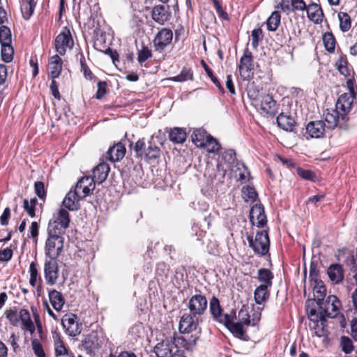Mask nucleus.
<instances>
[{"label": "nucleus", "mask_w": 357, "mask_h": 357, "mask_svg": "<svg viewBox=\"0 0 357 357\" xmlns=\"http://www.w3.org/2000/svg\"><path fill=\"white\" fill-rule=\"evenodd\" d=\"M338 18L341 31L343 32L348 31L351 25L350 16L347 13H340L338 14Z\"/></svg>", "instance_id": "nucleus-44"}, {"label": "nucleus", "mask_w": 357, "mask_h": 357, "mask_svg": "<svg viewBox=\"0 0 357 357\" xmlns=\"http://www.w3.org/2000/svg\"><path fill=\"white\" fill-rule=\"evenodd\" d=\"M52 220L59 223V225L63 226V227L68 228L70 223L69 213L66 210L61 208L59 211L57 217Z\"/></svg>", "instance_id": "nucleus-40"}, {"label": "nucleus", "mask_w": 357, "mask_h": 357, "mask_svg": "<svg viewBox=\"0 0 357 357\" xmlns=\"http://www.w3.org/2000/svg\"><path fill=\"white\" fill-rule=\"evenodd\" d=\"M74 42L72 38L70 30L65 27L55 39V47L57 52L61 54H65L66 50L72 49Z\"/></svg>", "instance_id": "nucleus-7"}, {"label": "nucleus", "mask_w": 357, "mask_h": 357, "mask_svg": "<svg viewBox=\"0 0 357 357\" xmlns=\"http://www.w3.org/2000/svg\"><path fill=\"white\" fill-rule=\"evenodd\" d=\"M11 32L8 27L1 25L0 26V43L1 45H8L11 43Z\"/></svg>", "instance_id": "nucleus-46"}, {"label": "nucleus", "mask_w": 357, "mask_h": 357, "mask_svg": "<svg viewBox=\"0 0 357 357\" xmlns=\"http://www.w3.org/2000/svg\"><path fill=\"white\" fill-rule=\"evenodd\" d=\"M31 347L36 357H46L43 347L38 340L35 339L32 340Z\"/></svg>", "instance_id": "nucleus-52"}, {"label": "nucleus", "mask_w": 357, "mask_h": 357, "mask_svg": "<svg viewBox=\"0 0 357 357\" xmlns=\"http://www.w3.org/2000/svg\"><path fill=\"white\" fill-rule=\"evenodd\" d=\"M96 183L92 177L84 176L77 182L74 190L83 199L94 190Z\"/></svg>", "instance_id": "nucleus-8"}, {"label": "nucleus", "mask_w": 357, "mask_h": 357, "mask_svg": "<svg viewBox=\"0 0 357 357\" xmlns=\"http://www.w3.org/2000/svg\"><path fill=\"white\" fill-rule=\"evenodd\" d=\"M82 199L79 197L77 192L75 190H70L66 195L63 204L70 211H77L80 208L79 201Z\"/></svg>", "instance_id": "nucleus-17"}, {"label": "nucleus", "mask_w": 357, "mask_h": 357, "mask_svg": "<svg viewBox=\"0 0 357 357\" xmlns=\"http://www.w3.org/2000/svg\"><path fill=\"white\" fill-rule=\"evenodd\" d=\"M110 170L107 163L102 162L99 163L93 170V178L98 183H102L107 177Z\"/></svg>", "instance_id": "nucleus-18"}, {"label": "nucleus", "mask_w": 357, "mask_h": 357, "mask_svg": "<svg viewBox=\"0 0 357 357\" xmlns=\"http://www.w3.org/2000/svg\"><path fill=\"white\" fill-rule=\"evenodd\" d=\"M261 109L266 114L273 116L278 112L276 102L268 94L262 97L261 100Z\"/></svg>", "instance_id": "nucleus-21"}, {"label": "nucleus", "mask_w": 357, "mask_h": 357, "mask_svg": "<svg viewBox=\"0 0 357 357\" xmlns=\"http://www.w3.org/2000/svg\"><path fill=\"white\" fill-rule=\"evenodd\" d=\"M340 347L342 351H344L346 354H351L354 349L351 340L347 336H342L341 337Z\"/></svg>", "instance_id": "nucleus-47"}, {"label": "nucleus", "mask_w": 357, "mask_h": 357, "mask_svg": "<svg viewBox=\"0 0 357 357\" xmlns=\"http://www.w3.org/2000/svg\"><path fill=\"white\" fill-rule=\"evenodd\" d=\"M13 257V250L6 248L0 251V261H8Z\"/></svg>", "instance_id": "nucleus-63"}, {"label": "nucleus", "mask_w": 357, "mask_h": 357, "mask_svg": "<svg viewBox=\"0 0 357 357\" xmlns=\"http://www.w3.org/2000/svg\"><path fill=\"white\" fill-rule=\"evenodd\" d=\"M185 340L179 337L174 341L166 340L155 347L157 357H185L184 351L178 348L177 343L183 344Z\"/></svg>", "instance_id": "nucleus-1"}, {"label": "nucleus", "mask_w": 357, "mask_h": 357, "mask_svg": "<svg viewBox=\"0 0 357 357\" xmlns=\"http://www.w3.org/2000/svg\"><path fill=\"white\" fill-rule=\"evenodd\" d=\"M356 97L351 94L343 93L337 99L335 108L340 112L341 120L345 121L347 115L351 112Z\"/></svg>", "instance_id": "nucleus-11"}, {"label": "nucleus", "mask_w": 357, "mask_h": 357, "mask_svg": "<svg viewBox=\"0 0 357 357\" xmlns=\"http://www.w3.org/2000/svg\"><path fill=\"white\" fill-rule=\"evenodd\" d=\"M63 236H47L45 245V254L50 259H57L63 248Z\"/></svg>", "instance_id": "nucleus-3"}, {"label": "nucleus", "mask_w": 357, "mask_h": 357, "mask_svg": "<svg viewBox=\"0 0 357 357\" xmlns=\"http://www.w3.org/2000/svg\"><path fill=\"white\" fill-rule=\"evenodd\" d=\"M308 18L315 24H319L323 21L324 13L322 9L317 3H311L307 8Z\"/></svg>", "instance_id": "nucleus-20"}, {"label": "nucleus", "mask_w": 357, "mask_h": 357, "mask_svg": "<svg viewBox=\"0 0 357 357\" xmlns=\"http://www.w3.org/2000/svg\"><path fill=\"white\" fill-rule=\"evenodd\" d=\"M152 56L151 50L146 46H143L142 50L138 51L137 61L139 63L145 62L147 59Z\"/></svg>", "instance_id": "nucleus-51"}, {"label": "nucleus", "mask_w": 357, "mask_h": 357, "mask_svg": "<svg viewBox=\"0 0 357 357\" xmlns=\"http://www.w3.org/2000/svg\"><path fill=\"white\" fill-rule=\"evenodd\" d=\"M239 318V323L244 326H249L250 324V314L248 312V310L243 307L239 311L238 314Z\"/></svg>", "instance_id": "nucleus-54"}, {"label": "nucleus", "mask_w": 357, "mask_h": 357, "mask_svg": "<svg viewBox=\"0 0 357 357\" xmlns=\"http://www.w3.org/2000/svg\"><path fill=\"white\" fill-rule=\"evenodd\" d=\"M199 324L198 316L193 314L185 313L179 322V331L181 333H188L196 330Z\"/></svg>", "instance_id": "nucleus-12"}, {"label": "nucleus", "mask_w": 357, "mask_h": 357, "mask_svg": "<svg viewBox=\"0 0 357 357\" xmlns=\"http://www.w3.org/2000/svg\"><path fill=\"white\" fill-rule=\"evenodd\" d=\"M201 148H204L208 153H218L220 149V144L218 140L213 138L211 135L208 137L207 140Z\"/></svg>", "instance_id": "nucleus-37"}, {"label": "nucleus", "mask_w": 357, "mask_h": 357, "mask_svg": "<svg viewBox=\"0 0 357 357\" xmlns=\"http://www.w3.org/2000/svg\"><path fill=\"white\" fill-rule=\"evenodd\" d=\"M323 42L326 50L328 52H333L335 48V39L333 35L330 32H326L323 35Z\"/></svg>", "instance_id": "nucleus-42"}, {"label": "nucleus", "mask_w": 357, "mask_h": 357, "mask_svg": "<svg viewBox=\"0 0 357 357\" xmlns=\"http://www.w3.org/2000/svg\"><path fill=\"white\" fill-rule=\"evenodd\" d=\"M55 353L56 357L63 356L69 354V351L64 346L61 340H59L56 344Z\"/></svg>", "instance_id": "nucleus-61"}, {"label": "nucleus", "mask_w": 357, "mask_h": 357, "mask_svg": "<svg viewBox=\"0 0 357 357\" xmlns=\"http://www.w3.org/2000/svg\"><path fill=\"white\" fill-rule=\"evenodd\" d=\"M173 38V33L171 29L162 28L155 35L153 39V46L156 51H162L172 42Z\"/></svg>", "instance_id": "nucleus-10"}, {"label": "nucleus", "mask_w": 357, "mask_h": 357, "mask_svg": "<svg viewBox=\"0 0 357 357\" xmlns=\"http://www.w3.org/2000/svg\"><path fill=\"white\" fill-rule=\"evenodd\" d=\"M44 277L49 285L56 284L59 278V267L56 259H46L44 264Z\"/></svg>", "instance_id": "nucleus-9"}, {"label": "nucleus", "mask_w": 357, "mask_h": 357, "mask_svg": "<svg viewBox=\"0 0 357 357\" xmlns=\"http://www.w3.org/2000/svg\"><path fill=\"white\" fill-rule=\"evenodd\" d=\"M262 38V30L261 29H255L252 31L251 44L253 48L256 49L259 45V40Z\"/></svg>", "instance_id": "nucleus-57"}, {"label": "nucleus", "mask_w": 357, "mask_h": 357, "mask_svg": "<svg viewBox=\"0 0 357 357\" xmlns=\"http://www.w3.org/2000/svg\"><path fill=\"white\" fill-rule=\"evenodd\" d=\"M242 192L245 197L252 202H255L258 197V194L255 189L251 186L243 187Z\"/></svg>", "instance_id": "nucleus-56"}, {"label": "nucleus", "mask_w": 357, "mask_h": 357, "mask_svg": "<svg viewBox=\"0 0 357 357\" xmlns=\"http://www.w3.org/2000/svg\"><path fill=\"white\" fill-rule=\"evenodd\" d=\"M296 172L299 176L307 181H314L316 178L315 174L311 170L298 168Z\"/></svg>", "instance_id": "nucleus-53"}, {"label": "nucleus", "mask_w": 357, "mask_h": 357, "mask_svg": "<svg viewBox=\"0 0 357 357\" xmlns=\"http://www.w3.org/2000/svg\"><path fill=\"white\" fill-rule=\"evenodd\" d=\"M209 308L213 318L218 321L222 315V308L220 305V301L216 297L213 296L210 300Z\"/></svg>", "instance_id": "nucleus-36"}, {"label": "nucleus", "mask_w": 357, "mask_h": 357, "mask_svg": "<svg viewBox=\"0 0 357 357\" xmlns=\"http://www.w3.org/2000/svg\"><path fill=\"white\" fill-rule=\"evenodd\" d=\"M338 71L344 77H350L352 69L349 68L346 56H340L335 63Z\"/></svg>", "instance_id": "nucleus-33"}, {"label": "nucleus", "mask_w": 357, "mask_h": 357, "mask_svg": "<svg viewBox=\"0 0 357 357\" xmlns=\"http://www.w3.org/2000/svg\"><path fill=\"white\" fill-rule=\"evenodd\" d=\"M152 18L153 20L158 23L159 24H164L167 22L170 16V14L166 10L164 6L158 5L155 6L152 9Z\"/></svg>", "instance_id": "nucleus-22"}, {"label": "nucleus", "mask_w": 357, "mask_h": 357, "mask_svg": "<svg viewBox=\"0 0 357 357\" xmlns=\"http://www.w3.org/2000/svg\"><path fill=\"white\" fill-rule=\"evenodd\" d=\"M243 326L244 325L241 324V323L235 322L231 326H228L227 328L237 337L243 338L244 335H245Z\"/></svg>", "instance_id": "nucleus-48"}, {"label": "nucleus", "mask_w": 357, "mask_h": 357, "mask_svg": "<svg viewBox=\"0 0 357 357\" xmlns=\"http://www.w3.org/2000/svg\"><path fill=\"white\" fill-rule=\"evenodd\" d=\"M14 50L11 43L1 45V57L3 61L9 63L13 60Z\"/></svg>", "instance_id": "nucleus-45"}, {"label": "nucleus", "mask_w": 357, "mask_h": 357, "mask_svg": "<svg viewBox=\"0 0 357 357\" xmlns=\"http://www.w3.org/2000/svg\"><path fill=\"white\" fill-rule=\"evenodd\" d=\"M213 2L214 3V6L215 8L216 12L219 16V17L225 20H228L229 17L227 13L223 10L222 6L218 0H213Z\"/></svg>", "instance_id": "nucleus-62"}, {"label": "nucleus", "mask_w": 357, "mask_h": 357, "mask_svg": "<svg viewBox=\"0 0 357 357\" xmlns=\"http://www.w3.org/2000/svg\"><path fill=\"white\" fill-rule=\"evenodd\" d=\"M66 229L67 227H63L59 223L51 220L47 226V236H63Z\"/></svg>", "instance_id": "nucleus-32"}, {"label": "nucleus", "mask_w": 357, "mask_h": 357, "mask_svg": "<svg viewBox=\"0 0 357 357\" xmlns=\"http://www.w3.org/2000/svg\"><path fill=\"white\" fill-rule=\"evenodd\" d=\"M207 306L208 302L206 298L200 294L192 296L190 298L188 304L190 312L198 317L205 313Z\"/></svg>", "instance_id": "nucleus-6"}, {"label": "nucleus", "mask_w": 357, "mask_h": 357, "mask_svg": "<svg viewBox=\"0 0 357 357\" xmlns=\"http://www.w3.org/2000/svg\"><path fill=\"white\" fill-rule=\"evenodd\" d=\"M98 90L96 94V98L98 100L102 98L107 93V84L105 81H99L98 82Z\"/></svg>", "instance_id": "nucleus-59"}, {"label": "nucleus", "mask_w": 357, "mask_h": 357, "mask_svg": "<svg viewBox=\"0 0 357 357\" xmlns=\"http://www.w3.org/2000/svg\"><path fill=\"white\" fill-rule=\"evenodd\" d=\"M226 170L220 165L216 166V171L211 180L217 181V183H222L224 182Z\"/></svg>", "instance_id": "nucleus-55"}, {"label": "nucleus", "mask_w": 357, "mask_h": 357, "mask_svg": "<svg viewBox=\"0 0 357 357\" xmlns=\"http://www.w3.org/2000/svg\"><path fill=\"white\" fill-rule=\"evenodd\" d=\"M49 298L52 307L55 310H61L65 303V300L61 292L55 289L50 291L49 292Z\"/></svg>", "instance_id": "nucleus-27"}, {"label": "nucleus", "mask_w": 357, "mask_h": 357, "mask_svg": "<svg viewBox=\"0 0 357 357\" xmlns=\"http://www.w3.org/2000/svg\"><path fill=\"white\" fill-rule=\"evenodd\" d=\"M160 150L155 144H150L146 149H144V155L145 158L149 160H155L160 157Z\"/></svg>", "instance_id": "nucleus-43"}, {"label": "nucleus", "mask_w": 357, "mask_h": 357, "mask_svg": "<svg viewBox=\"0 0 357 357\" xmlns=\"http://www.w3.org/2000/svg\"><path fill=\"white\" fill-rule=\"evenodd\" d=\"M247 240L249 243V246L252 248L256 254L264 256L268 252L270 241L267 231H257L254 239L252 236L248 235Z\"/></svg>", "instance_id": "nucleus-2"}, {"label": "nucleus", "mask_w": 357, "mask_h": 357, "mask_svg": "<svg viewBox=\"0 0 357 357\" xmlns=\"http://www.w3.org/2000/svg\"><path fill=\"white\" fill-rule=\"evenodd\" d=\"M340 301L335 296H329L321 307L319 315L317 317L321 321H325L326 317H335L339 309Z\"/></svg>", "instance_id": "nucleus-5"}, {"label": "nucleus", "mask_w": 357, "mask_h": 357, "mask_svg": "<svg viewBox=\"0 0 357 357\" xmlns=\"http://www.w3.org/2000/svg\"><path fill=\"white\" fill-rule=\"evenodd\" d=\"M126 151L125 146L121 142H119L108 149L106 158L111 162H117L124 158Z\"/></svg>", "instance_id": "nucleus-14"}, {"label": "nucleus", "mask_w": 357, "mask_h": 357, "mask_svg": "<svg viewBox=\"0 0 357 357\" xmlns=\"http://www.w3.org/2000/svg\"><path fill=\"white\" fill-rule=\"evenodd\" d=\"M277 123L280 128L286 131L292 132L295 127L294 119L289 115H284L283 113L279 114L277 117Z\"/></svg>", "instance_id": "nucleus-24"}, {"label": "nucleus", "mask_w": 357, "mask_h": 357, "mask_svg": "<svg viewBox=\"0 0 357 357\" xmlns=\"http://www.w3.org/2000/svg\"><path fill=\"white\" fill-rule=\"evenodd\" d=\"M281 16L278 11H274L266 21L267 29L270 31L277 30L280 23Z\"/></svg>", "instance_id": "nucleus-35"}, {"label": "nucleus", "mask_w": 357, "mask_h": 357, "mask_svg": "<svg viewBox=\"0 0 357 357\" xmlns=\"http://www.w3.org/2000/svg\"><path fill=\"white\" fill-rule=\"evenodd\" d=\"M49 75L52 79L59 77L62 70V60L57 54L50 57L48 63Z\"/></svg>", "instance_id": "nucleus-19"}, {"label": "nucleus", "mask_w": 357, "mask_h": 357, "mask_svg": "<svg viewBox=\"0 0 357 357\" xmlns=\"http://www.w3.org/2000/svg\"><path fill=\"white\" fill-rule=\"evenodd\" d=\"M20 9L24 19L29 20L34 12L36 6L35 0H20Z\"/></svg>", "instance_id": "nucleus-29"}, {"label": "nucleus", "mask_w": 357, "mask_h": 357, "mask_svg": "<svg viewBox=\"0 0 357 357\" xmlns=\"http://www.w3.org/2000/svg\"><path fill=\"white\" fill-rule=\"evenodd\" d=\"M250 220L252 225L257 227H262L266 224V216L261 204H255L252 206L250 211Z\"/></svg>", "instance_id": "nucleus-13"}, {"label": "nucleus", "mask_w": 357, "mask_h": 357, "mask_svg": "<svg viewBox=\"0 0 357 357\" xmlns=\"http://www.w3.org/2000/svg\"><path fill=\"white\" fill-rule=\"evenodd\" d=\"M325 121L327 123V128L329 129H334L339 123L341 116L340 112L335 108V109H327L324 114Z\"/></svg>", "instance_id": "nucleus-23"}, {"label": "nucleus", "mask_w": 357, "mask_h": 357, "mask_svg": "<svg viewBox=\"0 0 357 357\" xmlns=\"http://www.w3.org/2000/svg\"><path fill=\"white\" fill-rule=\"evenodd\" d=\"M75 319V315L66 314L61 320L63 328L67 330L70 336H75L80 333L78 324Z\"/></svg>", "instance_id": "nucleus-15"}, {"label": "nucleus", "mask_w": 357, "mask_h": 357, "mask_svg": "<svg viewBox=\"0 0 357 357\" xmlns=\"http://www.w3.org/2000/svg\"><path fill=\"white\" fill-rule=\"evenodd\" d=\"M269 287L267 285H259L257 287L254 293L255 301L257 304H261L269 297Z\"/></svg>", "instance_id": "nucleus-31"}, {"label": "nucleus", "mask_w": 357, "mask_h": 357, "mask_svg": "<svg viewBox=\"0 0 357 357\" xmlns=\"http://www.w3.org/2000/svg\"><path fill=\"white\" fill-rule=\"evenodd\" d=\"M204 68L207 73L208 76L211 78V81L215 84V85L221 91H223V87L220 84L218 78L214 76L211 68L202 61Z\"/></svg>", "instance_id": "nucleus-58"}, {"label": "nucleus", "mask_w": 357, "mask_h": 357, "mask_svg": "<svg viewBox=\"0 0 357 357\" xmlns=\"http://www.w3.org/2000/svg\"><path fill=\"white\" fill-rule=\"evenodd\" d=\"M19 319L22 324V328L30 332L33 334L35 331V326L31 319L30 313L26 309H22L19 312Z\"/></svg>", "instance_id": "nucleus-25"}, {"label": "nucleus", "mask_w": 357, "mask_h": 357, "mask_svg": "<svg viewBox=\"0 0 357 357\" xmlns=\"http://www.w3.org/2000/svg\"><path fill=\"white\" fill-rule=\"evenodd\" d=\"M5 314L10 324L15 326H17L20 319L15 307L6 310Z\"/></svg>", "instance_id": "nucleus-49"}, {"label": "nucleus", "mask_w": 357, "mask_h": 357, "mask_svg": "<svg viewBox=\"0 0 357 357\" xmlns=\"http://www.w3.org/2000/svg\"><path fill=\"white\" fill-rule=\"evenodd\" d=\"M353 278L354 280L355 285L356 287L351 294V299L354 309L357 312V272L354 275Z\"/></svg>", "instance_id": "nucleus-64"}, {"label": "nucleus", "mask_w": 357, "mask_h": 357, "mask_svg": "<svg viewBox=\"0 0 357 357\" xmlns=\"http://www.w3.org/2000/svg\"><path fill=\"white\" fill-rule=\"evenodd\" d=\"M83 349L89 354H95L96 351L99 349L98 343L92 337H86L82 342Z\"/></svg>", "instance_id": "nucleus-38"}, {"label": "nucleus", "mask_w": 357, "mask_h": 357, "mask_svg": "<svg viewBox=\"0 0 357 357\" xmlns=\"http://www.w3.org/2000/svg\"><path fill=\"white\" fill-rule=\"evenodd\" d=\"M34 190L37 196L43 199L46 196V191L45 190L44 183L42 181H36L34 183Z\"/></svg>", "instance_id": "nucleus-60"}, {"label": "nucleus", "mask_w": 357, "mask_h": 357, "mask_svg": "<svg viewBox=\"0 0 357 357\" xmlns=\"http://www.w3.org/2000/svg\"><path fill=\"white\" fill-rule=\"evenodd\" d=\"M254 63L252 54L248 48L244 50L240 59L238 70L243 80H249L253 75Z\"/></svg>", "instance_id": "nucleus-4"}, {"label": "nucleus", "mask_w": 357, "mask_h": 357, "mask_svg": "<svg viewBox=\"0 0 357 357\" xmlns=\"http://www.w3.org/2000/svg\"><path fill=\"white\" fill-rule=\"evenodd\" d=\"M29 273H30V279L29 284L32 287H36L38 280L41 283L42 279L40 276H38V272L37 269V264L35 261H32L29 266Z\"/></svg>", "instance_id": "nucleus-41"}, {"label": "nucleus", "mask_w": 357, "mask_h": 357, "mask_svg": "<svg viewBox=\"0 0 357 357\" xmlns=\"http://www.w3.org/2000/svg\"><path fill=\"white\" fill-rule=\"evenodd\" d=\"M326 125L322 121L310 122L306 127L307 132L311 137L319 138L323 137L325 132Z\"/></svg>", "instance_id": "nucleus-16"}, {"label": "nucleus", "mask_w": 357, "mask_h": 357, "mask_svg": "<svg viewBox=\"0 0 357 357\" xmlns=\"http://www.w3.org/2000/svg\"><path fill=\"white\" fill-rule=\"evenodd\" d=\"M273 275L271 271L267 268H260L258 271V280L262 282L261 285H267L271 287Z\"/></svg>", "instance_id": "nucleus-34"}, {"label": "nucleus", "mask_w": 357, "mask_h": 357, "mask_svg": "<svg viewBox=\"0 0 357 357\" xmlns=\"http://www.w3.org/2000/svg\"><path fill=\"white\" fill-rule=\"evenodd\" d=\"M329 278L334 283L341 282L344 278V272L342 267L339 264L331 265L327 271Z\"/></svg>", "instance_id": "nucleus-26"}, {"label": "nucleus", "mask_w": 357, "mask_h": 357, "mask_svg": "<svg viewBox=\"0 0 357 357\" xmlns=\"http://www.w3.org/2000/svg\"><path fill=\"white\" fill-rule=\"evenodd\" d=\"M186 132L181 128H174L169 132V139L174 144H183L186 139Z\"/></svg>", "instance_id": "nucleus-28"}, {"label": "nucleus", "mask_w": 357, "mask_h": 357, "mask_svg": "<svg viewBox=\"0 0 357 357\" xmlns=\"http://www.w3.org/2000/svg\"><path fill=\"white\" fill-rule=\"evenodd\" d=\"M210 136L211 135H208L205 130L199 128L193 131L191 137L193 143L197 147H202L204 144V142L207 140L208 137Z\"/></svg>", "instance_id": "nucleus-30"}, {"label": "nucleus", "mask_w": 357, "mask_h": 357, "mask_svg": "<svg viewBox=\"0 0 357 357\" xmlns=\"http://www.w3.org/2000/svg\"><path fill=\"white\" fill-rule=\"evenodd\" d=\"M236 319V312L234 310H231L229 314H225L224 315H221L218 321L221 324H223L227 328L234 324V320Z\"/></svg>", "instance_id": "nucleus-50"}, {"label": "nucleus", "mask_w": 357, "mask_h": 357, "mask_svg": "<svg viewBox=\"0 0 357 357\" xmlns=\"http://www.w3.org/2000/svg\"><path fill=\"white\" fill-rule=\"evenodd\" d=\"M193 78V73L190 68H183L181 73L174 77L169 78V79L174 82H185L187 80H192Z\"/></svg>", "instance_id": "nucleus-39"}]
</instances>
